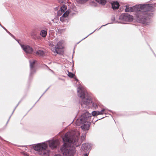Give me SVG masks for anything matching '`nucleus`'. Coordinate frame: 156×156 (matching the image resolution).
<instances>
[{"label":"nucleus","mask_w":156,"mask_h":156,"mask_svg":"<svg viewBox=\"0 0 156 156\" xmlns=\"http://www.w3.org/2000/svg\"><path fill=\"white\" fill-rule=\"evenodd\" d=\"M124 23V24H126V23Z\"/></svg>","instance_id":"37"},{"label":"nucleus","mask_w":156,"mask_h":156,"mask_svg":"<svg viewBox=\"0 0 156 156\" xmlns=\"http://www.w3.org/2000/svg\"><path fill=\"white\" fill-rule=\"evenodd\" d=\"M98 3L101 4V5H105L106 3V1L105 0H95Z\"/></svg>","instance_id":"16"},{"label":"nucleus","mask_w":156,"mask_h":156,"mask_svg":"<svg viewBox=\"0 0 156 156\" xmlns=\"http://www.w3.org/2000/svg\"><path fill=\"white\" fill-rule=\"evenodd\" d=\"M68 76L70 78H73L75 76V75L72 73L68 72Z\"/></svg>","instance_id":"20"},{"label":"nucleus","mask_w":156,"mask_h":156,"mask_svg":"<svg viewBox=\"0 0 156 156\" xmlns=\"http://www.w3.org/2000/svg\"><path fill=\"white\" fill-rule=\"evenodd\" d=\"M14 39H15L16 41H17V39H16V38L14 36L13 37H12Z\"/></svg>","instance_id":"32"},{"label":"nucleus","mask_w":156,"mask_h":156,"mask_svg":"<svg viewBox=\"0 0 156 156\" xmlns=\"http://www.w3.org/2000/svg\"><path fill=\"white\" fill-rule=\"evenodd\" d=\"M85 134H84L82 136H81V138L82 140L83 141L85 140Z\"/></svg>","instance_id":"25"},{"label":"nucleus","mask_w":156,"mask_h":156,"mask_svg":"<svg viewBox=\"0 0 156 156\" xmlns=\"http://www.w3.org/2000/svg\"><path fill=\"white\" fill-rule=\"evenodd\" d=\"M62 44V41H59L57 43V44L55 46L54 45H53L51 47V50L54 53L60 54L59 52L60 50L62 49L63 48Z\"/></svg>","instance_id":"7"},{"label":"nucleus","mask_w":156,"mask_h":156,"mask_svg":"<svg viewBox=\"0 0 156 156\" xmlns=\"http://www.w3.org/2000/svg\"><path fill=\"white\" fill-rule=\"evenodd\" d=\"M115 20V17L114 16H112L111 18V20L113 21H114Z\"/></svg>","instance_id":"26"},{"label":"nucleus","mask_w":156,"mask_h":156,"mask_svg":"<svg viewBox=\"0 0 156 156\" xmlns=\"http://www.w3.org/2000/svg\"><path fill=\"white\" fill-rule=\"evenodd\" d=\"M35 62V60H34L33 62H31L30 60L29 61L30 68V76H32L35 72L36 71L34 66Z\"/></svg>","instance_id":"9"},{"label":"nucleus","mask_w":156,"mask_h":156,"mask_svg":"<svg viewBox=\"0 0 156 156\" xmlns=\"http://www.w3.org/2000/svg\"><path fill=\"white\" fill-rule=\"evenodd\" d=\"M54 156H62V155L59 154H55Z\"/></svg>","instance_id":"30"},{"label":"nucleus","mask_w":156,"mask_h":156,"mask_svg":"<svg viewBox=\"0 0 156 156\" xmlns=\"http://www.w3.org/2000/svg\"><path fill=\"white\" fill-rule=\"evenodd\" d=\"M49 87H48V88H47V89L45 91V92L43 93V94L41 96V97H40V98H41V97H42L43 95L45 93V92L48 90V89L49 88Z\"/></svg>","instance_id":"29"},{"label":"nucleus","mask_w":156,"mask_h":156,"mask_svg":"<svg viewBox=\"0 0 156 156\" xmlns=\"http://www.w3.org/2000/svg\"><path fill=\"white\" fill-rule=\"evenodd\" d=\"M67 7L65 5H63L62 7L60 8V11H59L58 12V15H59V14H60V13L61 12H64L66 10V9Z\"/></svg>","instance_id":"13"},{"label":"nucleus","mask_w":156,"mask_h":156,"mask_svg":"<svg viewBox=\"0 0 156 156\" xmlns=\"http://www.w3.org/2000/svg\"><path fill=\"white\" fill-rule=\"evenodd\" d=\"M0 139H2V137L1 136H0Z\"/></svg>","instance_id":"36"},{"label":"nucleus","mask_w":156,"mask_h":156,"mask_svg":"<svg viewBox=\"0 0 156 156\" xmlns=\"http://www.w3.org/2000/svg\"><path fill=\"white\" fill-rule=\"evenodd\" d=\"M75 79L77 81H78V79H77L76 78H75Z\"/></svg>","instance_id":"34"},{"label":"nucleus","mask_w":156,"mask_h":156,"mask_svg":"<svg viewBox=\"0 0 156 156\" xmlns=\"http://www.w3.org/2000/svg\"><path fill=\"white\" fill-rule=\"evenodd\" d=\"M84 156H88V154L87 153H86L84 154Z\"/></svg>","instance_id":"33"},{"label":"nucleus","mask_w":156,"mask_h":156,"mask_svg":"<svg viewBox=\"0 0 156 156\" xmlns=\"http://www.w3.org/2000/svg\"><path fill=\"white\" fill-rule=\"evenodd\" d=\"M25 155H27V154H25Z\"/></svg>","instance_id":"39"},{"label":"nucleus","mask_w":156,"mask_h":156,"mask_svg":"<svg viewBox=\"0 0 156 156\" xmlns=\"http://www.w3.org/2000/svg\"><path fill=\"white\" fill-rule=\"evenodd\" d=\"M109 23H108L105 25H102L99 29H98V30H99L101 27H104V26H105L106 25H107L108 24H109Z\"/></svg>","instance_id":"28"},{"label":"nucleus","mask_w":156,"mask_h":156,"mask_svg":"<svg viewBox=\"0 0 156 156\" xmlns=\"http://www.w3.org/2000/svg\"><path fill=\"white\" fill-rule=\"evenodd\" d=\"M97 30V29H96L92 33H91L90 34H89L88 35H87V37H85V38H83V39H82L81 41H80L79 42H78V43H77V44H78L79 43H80L81 41H82V40L84 39H85L89 35H90L91 34H93L94 32H95L96 30Z\"/></svg>","instance_id":"23"},{"label":"nucleus","mask_w":156,"mask_h":156,"mask_svg":"<svg viewBox=\"0 0 156 156\" xmlns=\"http://www.w3.org/2000/svg\"><path fill=\"white\" fill-rule=\"evenodd\" d=\"M88 0H76L80 4H83L85 3Z\"/></svg>","instance_id":"18"},{"label":"nucleus","mask_w":156,"mask_h":156,"mask_svg":"<svg viewBox=\"0 0 156 156\" xmlns=\"http://www.w3.org/2000/svg\"><path fill=\"white\" fill-rule=\"evenodd\" d=\"M104 118V117H102V118H101V119H99V120H100V119H102V118Z\"/></svg>","instance_id":"35"},{"label":"nucleus","mask_w":156,"mask_h":156,"mask_svg":"<svg viewBox=\"0 0 156 156\" xmlns=\"http://www.w3.org/2000/svg\"><path fill=\"white\" fill-rule=\"evenodd\" d=\"M47 34V31L44 30H41L40 33V35L43 37H46Z\"/></svg>","instance_id":"14"},{"label":"nucleus","mask_w":156,"mask_h":156,"mask_svg":"<svg viewBox=\"0 0 156 156\" xmlns=\"http://www.w3.org/2000/svg\"><path fill=\"white\" fill-rule=\"evenodd\" d=\"M17 42H18V43L21 46V45H23L22 44H21L20 42H19V40H17Z\"/></svg>","instance_id":"31"},{"label":"nucleus","mask_w":156,"mask_h":156,"mask_svg":"<svg viewBox=\"0 0 156 156\" xmlns=\"http://www.w3.org/2000/svg\"><path fill=\"white\" fill-rule=\"evenodd\" d=\"M77 91L78 97L81 99V100L79 102L81 106L83 107V105L86 106L91 103L92 100L91 98L87 95L86 96L87 92L85 90L82 89L79 87L77 88Z\"/></svg>","instance_id":"4"},{"label":"nucleus","mask_w":156,"mask_h":156,"mask_svg":"<svg viewBox=\"0 0 156 156\" xmlns=\"http://www.w3.org/2000/svg\"><path fill=\"white\" fill-rule=\"evenodd\" d=\"M105 109H103L100 111H97V115L102 114H103V112L105 111Z\"/></svg>","instance_id":"19"},{"label":"nucleus","mask_w":156,"mask_h":156,"mask_svg":"<svg viewBox=\"0 0 156 156\" xmlns=\"http://www.w3.org/2000/svg\"><path fill=\"white\" fill-rule=\"evenodd\" d=\"M45 65V66H46L47 67H48V66H47L46 65Z\"/></svg>","instance_id":"38"},{"label":"nucleus","mask_w":156,"mask_h":156,"mask_svg":"<svg viewBox=\"0 0 156 156\" xmlns=\"http://www.w3.org/2000/svg\"><path fill=\"white\" fill-rule=\"evenodd\" d=\"M21 101H20L18 103V104L16 106V107H15V108H14V110H13V112H12V114H11V116H10V117H9V119H10V117H11V116L12 115V114L13 113V112H14V111L15 110V109H16V108H17V107L18 106V105L20 103V102H21Z\"/></svg>","instance_id":"24"},{"label":"nucleus","mask_w":156,"mask_h":156,"mask_svg":"<svg viewBox=\"0 0 156 156\" xmlns=\"http://www.w3.org/2000/svg\"><path fill=\"white\" fill-rule=\"evenodd\" d=\"M92 5H94V6H96V5H97L96 3H95L94 2H92Z\"/></svg>","instance_id":"27"},{"label":"nucleus","mask_w":156,"mask_h":156,"mask_svg":"<svg viewBox=\"0 0 156 156\" xmlns=\"http://www.w3.org/2000/svg\"><path fill=\"white\" fill-rule=\"evenodd\" d=\"M119 19L123 21L131 22L133 20V17L128 13H124L119 16Z\"/></svg>","instance_id":"6"},{"label":"nucleus","mask_w":156,"mask_h":156,"mask_svg":"<svg viewBox=\"0 0 156 156\" xmlns=\"http://www.w3.org/2000/svg\"><path fill=\"white\" fill-rule=\"evenodd\" d=\"M91 146L90 144L89 143L83 144L82 145V148L87 151L90 149Z\"/></svg>","instance_id":"12"},{"label":"nucleus","mask_w":156,"mask_h":156,"mask_svg":"<svg viewBox=\"0 0 156 156\" xmlns=\"http://www.w3.org/2000/svg\"><path fill=\"white\" fill-rule=\"evenodd\" d=\"M69 12L68 11H66L63 14V15H62V16L60 17V20L62 21V18L63 17H67L69 14Z\"/></svg>","instance_id":"17"},{"label":"nucleus","mask_w":156,"mask_h":156,"mask_svg":"<svg viewBox=\"0 0 156 156\" xmlns=\"http://www.w3.org/2000/svg\"><path fill=\"white\" fill-rule=\"evenodd\" d=\"M112 8L114 10H115L118 9L119 5L117 1L113 2L112 3Z\"/></svg>","instance_id":"11"},{"label":"nucleus","mask_w":156,"mask_h":156,"mask_svg":"<svg viewBox=\"0 0 156 156\" xmlns=\"http://www.w3.org/2000/svg\"><path fill=\"white\" fill-rule=\"evenodd\" d=\"M21 47L26 53L31 54L34 51L33 49L28 45H21Z\"/></svg>","instance_id":"8"},{"label":"nucleus","mask_w":156,"mask_h":156,"mask_svg":"<svg viewBox=\"0 0 156 156\" xmlns=\"http://www.w3.org/2000/svg\"><path fill=\"white\" fill-rule=\"evenodd\" d=\"M3 28L12 37H13L14 35L10 33L5 27H3Z\"/></svg>","instance_id":"21"},{"label":"nucleus","mask_w":156,"mask_h":156,"mask_svg":"<svg viewBox=\"0 0 156 156\" xmlns=\"http://www.w3.org/2000/svg\"><path fill=\"white\" fill-rule=\"evenodd\" d=\"M154 10L152 5L148 4H140L130 7L126 5L125 9L126 12H134L136 21L145 25L150 23L149 20L153 14L152 12Z\"/></svg>","instance_id":"1"},{"label":"nucleus","mask_w":156,"mask_h":156,"mask_svg":"<svg viewBox=\"0 0 156 156\" xmlns=\"http://www.w3.org/2000/svg\"><path fill=\"white\" fill-rule=\"evenodd\" d=\"M78 136L73 135L70 132L66 133L62 138L65 142L60 147L61 153L64 156H73L75 153V148L74 147L79 145L78 140Z\"/></svg>","instance_id":"2"},{"label":"nucleus","mask_w":156,"mask_h":156,"mask_svg":"<svg viewBox=\"0 0 156 156\" xmlns=\"http://www.w3.org/2000/svg\"><path fill=\"white\" fill-rule=\"evenodd\" d=\"M58 145V142L56 140H51L49 141V146L52 148H55Z\"/></svg>","instance_id":"10"},{"label":"nucleus","mask_w":156,"mask_h":156,"mask_svg":"<svg viewBox=\"0 0 156 156\" xmlns=\"http://www.w3.org/2000/svg\"><path fill=\"white\" fill-rule=\"evenodd\" d=\"M92 115L93 116H95V115H97V111H93L92 112Z\"/></svg>","instance_id":"22"},{"label":"nucleus","mask_w":156,"mask_h":156,"mask_svg":"<svg viewBox=\"0 0 156 156\" xmlns=\"http://www.w3.org/2000/svg\"><path fill=\"white\" fill-rule=\"evenodd\" d=\"M91 117L90 114L86 112L82 114L81 117L77 119L76 122V125L80 126L81 129L84 131L89 130L91 123L89 121Z\"/></svg>","instance_id":"3"},{"label":"nucleus","mask_w":156,"mask_h":156,"mask_svg":"<svg viewBox=\"0 0 156 156\" xmlns=\"http://www.w3.org/2000/svg\"><path fill=\"white\" fill-rule=\"evenodd\" d=\"M47 147V144L44 142L37 144L33 147L34 149L39 151L41 155H45L46 154V150Z\"/></svg>","instance_id":"5"},{"label":"nucleus","mask_w":156,"mask_h":156,"mask_svg":"<svg viewBox=\"0 0 156 156\" xmlns=\"http://www.w3.org/2000/svg\"><path fill=\"white\" fill-rule=\"evenodd\" d=\"M36 54L40 56H43L44 54V52L43 50H38L37 51Z\"/></svg>","instance_id":"15"}]
</instances>
